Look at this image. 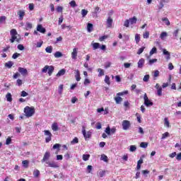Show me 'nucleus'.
<instances>
[{"instance_id":"nucleus-34","label":"nucleus","mask_w":181,"mask_h":181,"mask_svg":"<svg viewBox=\"0 0 181 181\" xmlns=\"http://www.w3.org/2000/svg\"><path fill=\"white\" fill-rule=\"evenodd\" d=\"M87 30L89 33H90V32H93V24L91 23H88L87 25Z\"/></svg>"},{"instance_id":"nucleus-20","label":"nucleus","mask_w":181,"mask_h":181,"mask_svg":"<svg viewBox=\"0 0 181 181\" xmlns=\"http://www.w3.org/2000/svg\"><path fill=\"white\" fill-rule=\"evenodd\" d=\"M52 131H54V132L59 131V125L57 124V122H54L52 124Z\"/></svg>"},{"instance_id":"nucleus-11","label":"nucleus","mask_w":181,"mask_h":181,"mask_svg":"<svg viewBox=\"0 0 181 181\" xmlns=\"http://www.w3.org/2000/svg\"><path fill=\"white\" fill-rule=\"evenodd\" d=\"M37 32H40V33H46V28H43L42 24H39L37 26Z\"/></svg>"},{"instance_id":"nucleus-42","label":"nucleus","mask_w":181,"mask_h":181,"mask_svg":"<svg viewBox=\"0 0 181 181\" xmlns=\"http://www.w3.org/2000/svg\"><path fill=\"white\" fill-rule=\"evenodd\" d=\"M22 164L24 168H28L29 166V161H28L27 160H23Z\"/></svg>"},{"instance_id":"nucleus-61","label":"nucleus","mask_w":181,"mask_h":181,"mask_svg":"<svg viewBox=\"0 0 181 181\" xmlns=\"http://www.w3.org/2000/svg\"><path fill=\"white\" fill-rule=\"evenodd\" d=\"M57 12H63V6H58L57 7Z\"/></svg>"},{"instance_id":"nucleus-13","label":"nucleus","mask_w":181,"mask_h":181,"mask_svg":"<svg viewBox=\"0 0 181 181\" xmlns=\"http://www.w3.org/2000/svg\"><path fill=\"white\" fill-rule=\"evenodd\" d=\"M77 53H78L77 48H74L73 52H71V57L74 60L77 59Z\"/></svg>"},{"instance_id":"nucleus-49","label":"nucleus","mask_w":181,"mask_h":181,"mask_svg":"<svg viewBox=\"0 0 181 181\" xmlns=\"http://www.w3.org/2000/svg\"><path fill=\"white\" fill-rule=\"evenodd\" d=\"M125 94H128V90H125V91H123V92L118 93H117V95L118 97H119L120 95H125Z\"/></svg>"},{"instance_id":"nucleus-50","label":"nucleus","mask_w":181,"mask_h":181,"mask_svg":"<svg viewBox=\"0 0 181 181\" xmlns=\"http://www.w3.org/2000/svg\"><path fill=\"white\" fill-rule=\"evenodd\" d=\"M47 70H49V65L45 66L42 69V73H47Z\"/></svg>"},{"instance_id":"nucleus-60","label":"nucleus","mask_w":181,"mask_h":181,"mask_svg":"<svg viewBox=\"0 0 181 181\" xmlns=\"http://www.w3.org/2000/svg\"><path fill=\"white\" fill-rule=\"evenodd\" d=\"M62 146V145L59 144H55L54 146H53V149H59L60 147Z\"/></svg>"},{"instance_id":"nucleus-55","label":"nucleus","mask_w":181,"mask_h":181,"mask_svg":"<svg viewBox=\"0 0 181 181\" xmlns=\"http://www.w3.org/2000/svg\"><path fill=\"white\" fill-rule=\"evenodd\" d=\"M140 146L141 148H148V143L141 142Z\"/></svg>"},{"instance_id":"nucleus-19","label":"nucleus","mask_w":181,"mask_h":181,"mask_svg":"<svg viewBox=\"0 0 181 181\" xmlns=\"http://www.w3.org/2000/svg\"><path fill=\"white\" fill-rule=\"evenodd\" d=\"M137 21L138 18H136L135 16L129 19L130 25H135V23H136Z\"/></svg>"},{"instance_id":"nucleus-16","label":"nucleus","mask_w":181,"mask_h":181,"mask_svg":"<svg viewBox=\"0 0 181 181\" xmlns=\"http://www.w3.org/2000/svg\"><path fill=\"white\" fill-rule=\"evenodd\" d=\"M145 64V59H139V61L138 62L137 64H138V68L139 69H142V67H144V64Z\"/></svg>"},{"instance_id":"nucleus-62","label":"nucleus","mask_w":181,"mask_h":181,"mask_svg":"<svg viewBox=\"0 0 181 181\" xmlns=\"http://www.w3.org/2000/svg\"><path fill=\"white\" fill-rule=\"evenodd\" d=\"M143 81H145V82L149 81V75L144 76L143 78Z\"/></svg>"},{"instance_id":"nucleus-21","label":"nucleus","mask_w":181,"mask_h":181,"mask_svg":"<svg viewBox=\"0 0 181 181\" xmlns=\"http://www.w3.org/2000/svg\"><path fill=\"white\" fill-rule=\"evenodd\" d=\"M66 74V69H62L57 74V77H60L62 76H64Z\"/></svg>"},{"instance_id":"nucleus-5","label":"nucleus","mask_w":181,"mask_h":181,"mask_svg":"<svg viewBox=\"0 0 181 181\" xmlns=\"http://www.w3.org/2000/svg\"><path fill=\"white\" fill-rule=\"evenodd\" d=\"M144 105H146L147 107H152V105H153V103L149 100V98H148V95H146V93H145L144 95Z\"/></svg>"},{"instance_id":"nucleus-26","label":"nucleus","mask_w":181,"mask_h":181,"mask_svg":"<svg viewBox=\"0 0 181 181\" xmlns=\"http://www.w3.org/2000/svg\"><path fill=\"white\" fill-rule=\"evenodd\" d=\"M115 101L116 104H121V103H122V98L117 96L115 98Z\"/></svg>"},{"instance_id":"nucleus-33","label":"nucleus","mask_w":181,"mask_h":181,"mask_svg":"<svg viewBox=\"0 0 181 181\" xmlns=\"http://www.w3.org/2000/svg\"><path fill=\"white\" fill-rule=\"evenodd\" d=\"M83 160L87 162L90 159V154H83L82 156Z\"/></svg>"},{"instance_id":"nucleus-30","label":"nucleus","mask_w":181,"mask_h":181,"mask_svg":"<svg viewBox=\"0 0 181 181\" xmlns=\"http://www.w3.org/2000/svg\"><path fill=\"white\" fill-rule=\"evenodd\" d=\"M107 172V170H100L98 173V175L100 176V177H104Z\"/></svg>"},{"instance_id":"nucleus-35","label":"nucleus","mask_w":181,"mask_h":181,"mask_svg":"<svg viewBox=\"0 0 181 181\" xmlns=\"http://www.w3.org/2000/svg\"><path fill=\"white\" fill-rule=\"evenodd\" d=\"M13 66V62L9 61L5 64V67H7L8 69H11Z\"/></svg>"},{"instance_id":"nucleus-32","label":"nucleus","mask_w":181,"mask_h":181,"mask_svg":"<svg viewBox=\"0 0 181 181\" xmlns=\"http://www.w3.org/2000/svg\"><path fill=\"white\" fill-rule=\"evenodd\" d=\"M33 28V25H32V23L27 22L25 24V29L26 30H29V29H32Z\"/></svg>"},{"instance_id":"nucleus-31","label":"nucleus","mask_w":181,"mask_h":181,"mask_svg":"<svg viewBox=\"0 0 181 181\" xmlns=\"http://www.w3.org/2000/svg\"><path fill=\"white\" fill-rule=\"evenodd\" d=\"M98 77H102V76H104L105 74V73L104 72L103 69H98Z\"/></svg>"},{"instance_id":"nucleus-17","label":"nucleus","mask_w":181,"mask_h":181,"mask_svg":"<svg viewBox=\"0 0 181 181\" xmlns=\"http://www.w3.org/2000/svg\"><path fill=\"white\" fill-rule=\"evenodd\" d=\"M75 78L76 81H80L81 80V77H80V71L78 70L75 71Z\"/></svg>"},{"instance_id":"nucleus-63","label":"nucleus","mask_w":181,"mask_h":181,"mask_svg":"<svg viewBox=\"0 0 181 181\" xmlns=\"http://www.w3.org/2000/svg\"><path fill=\"white\" fill-rule=\"evenodd\" d=\"M139 134H141V135H144V134H145L142 127H139Z\"/></svg>"},{"instance_id":"nucleus-29","label":"nucleus","mask_w":181,"mask_h":181,"mask_svg":"<svg viewBox=\"0 0 181 181\" xmlns=\"http://www.w3.org/2000/svg\"><path fill=\"white\" fill-rule=\"evenodd\" d=\"M6 98L7 101H8V103L12 102V95L11 94V93H8L6 95Z\"/></svg>"},{"instance_id":"nucleus-23","label":"nucleus","mask_w":181,"mask_h":181,"mask_svg":"<svg viewBox=\"0 0 181 181\" xmlns=\"http://www.w3.org/2000/svg\"><path fill=\"white\" fill-rule=\"evenodd\" d=\"M54 71V66H49V68H48V74H49V76H52V74H53Z\"/></svg>"},{"instance_id":"nucleus-59","label":"nucleus","mask_w":181,"mask_h":181,"mask_svg":"<svg viewBox=\"0 0 181 181\" xmlns=\"http://www.w3.org/2000/svg\"><path fill=\"white\" fill-rule=\"evenodd\" d=\"M11 142H12V139H11V137H8L6 140V145H10Z\"/></svg>"},{"instance_id":"nucleus-22","label":"nucleus","mask_w":181,"mask_h":181,"mask_svg":"<svg viewBox=\"0 0 181 181\" xmlns=\"http://www.w3.org/2000/svg\"><path fill=\"white\" fill-rule=\"evenodd\" d=\"M54 56L55 59H60V57H63V53L57 51L54 54Z\"/></svg>"},{"instance_id":"nucleus-15","label":"nucleus","mask_w":181,"mask_h":181,"mask_svg":"<svg viewBox=\"0 0 181 181\" xmlns=\"http://www.w3.org/2000/svg\"><path fill=\"white\" fill-rule=\"evenodd\" d=\"M112 18L111 17H108L106 21L107 28H112Z\"/></svg>"},{"instance_id":"nucleus-46","label":"nucleus","mask_w":181,"mask_h":181,"mask_svg":"<svg viewBox=\"0 0 181 181\" xmlns=\"http://www.w3.org/2000/svg\"><path fill=\"white\" fill-rule=\"evenodd\" d=\"M69 5L71 6V8H76L77 6V4H76V1L73 0L69 3Z\"/></svg>"},{"instance_id":"nucleus-41","label":"nucleus","mask_w":181,"mask_h":181,"mask_svg":"<svg viewBox=\"0 0 181 181\" xmlns=\"http://www.w3.org/2000/svg\"><path fill=\"white\" fill-rule=\"evenodd\" d=\"M140 40H141V36L139 35V34H136L135 35L136 43H139Z\"/></svg>"},{"instance_id":"nucleus-56","label":"nucleus","mask_w":181,"mask_h":181,"mask_svg":"<svg viewBox=\"0 0 181 181\" xmlns=\"http://www.w3.org/2000/svg\"><path fill=\"white\" fill-rule=\"evenodd\" d=\"M19 56H21V54L16 52L13 54L12 56V59H18V57H19Z\"/></svg>"},{"instance_id":"nucleus-7","label":"nucleus","mask_w":181,"mask_h":181,"mask_svg":"<svg viewBox=\"0 0 181 181\" xmlns=\"http://www.w3.org/2000/svg\"><path fill=\"white\" fill-rule=\"evenodd\" d=\"M17 15L18 16L19 21H23V18H25L26 13L25 12V10H19L17 12Z\"/></svg>"},{"instance_id":"nucleus-14","label":"nucleus","mask_w":181,"mask_h":181,"mask_svg":"<svg viewBox=\"0 0 181 181\" xmlns=\"http://www.w3.org/2000/svg\"><path fill=\"white\" fill-rule=\"evenodd\" d=\"M49 158H50V153L47 151L45 153L44 157L42 160V163H43V162H46V160H49Z\"/></svg>"},{"instance_id":"nucleus-25","label":"nucleus","mask_w":181,"mask_h":181,"mask_svg":"<svg viewBox=\"0 0 181 181\" xmlns=\"http://www.w3.org/2000/svg\"><path fill=\"white\" fill-rule=\"evenodd\" d=\"M164 125L167 128H169V127H170V123L169 122V119L168 117H165L164 119Z\"/></svg>"},{"instance_id":"nucleus-18","label":"nucleus","mask_w":181,"mask_h":181,"mask_svg":"<svg viewBox=\"0 0 181 181\" xmlns=\"http://www.w3.org/2000/svg\"><path fill=\"white\" fill-rule=\"evenodd\" d=\"M47 165H49V168H59V165H57V163H56L55 162H48L46 161Z\"/></svg>"},{"instance_id":"nucleus-64","label":"nucleus","mask_w":181,"mask_h":181,"mask_svg":"<svg viewBox=\"0 0 181 181\" xmlns=\"http://www.w3.org/2000/svg\"><path fill=\"white\" fill-rule=\"evenodd\" d=\"M111 62H106L105 64V69H108L109 67H111Z\"/></svg>"},{"instance_id":"nucleus-36","label":"nucleus","mask_w":181,"mask_h":181,"mask_svg":"<svg viewBox=\"0 0 181 181\" xmlns=\"http://www.w3.org/2000/svg\"><path fill=\"white\" fill-rule=\"evenodd\" d=\"M92 46L93 47V50H97V49H98V47H100V43L93 42V43H92Z\"/></svg>"},{"instance_id":"nucleus-3","label":"nucleus","mask_w":181,"mask_h":181,"mask_svg":"<svg viewBox=\"0 0 181 181\" xmlns=\"http://www.w3.org/2000/svg\"><path fill=\"white\" fill-rule=\"evenodd\" d=\"M122 129L124 131H128L131 128V122L129 120H123L122 122Z\"/></svg>"},{"instance_id":"nucleus-24","label":"nucleus","mask_w":181,"mask_h":181,"mask_svg":"<svg viewBox=\"0 0 181 181\" xmlns=\"http://www.w3.org/2000/svg\"><path fill=\"white\" fill-rule=\"evenodd\" d=\"M165 37H168V33L166 32L161 33L160 35V38L161 39V40H165Z\"/></svg>"},{"instance_id":"nucleus-47","label":"nucleus","mask_w":181,"mask_h":181,"mask_svg":"<svg viewBox=\"0 0 181 181\" xmlns=\"http://www.w3.org/2000/svg\"><path fill=\"white\" fill-rule=\"evenodd\" d=\"M162 21L163 22H165V25H167V26H169V25H170V22L169 21V19H168V18H163Z\"/></svg>"},{"instance_id":"nucleus-38","label":"nucleus","mask_w":181,"mask_h":181,"mask_svg":"<svg viewBox=\"0 0 181 181\" xmlns=\"http://www.w3.org/2000/svg\"><path fill=\"white\" fill-rule=\"evenodd\" d=\"M40 175V171H39L38 170H35L33 171V175L35 177H39Z\"/></svg>"},{"instance_id":"nucleus-9","label":"nucleus","mask_w":181,"mask_h":181,"mask_svg":"<svg viewBox=\"0 0 181 181\" xmlns=\"http://www.w3.org/2000/svg\"><path fill=\"white\" fill-rule=\"evenodd\" d=\"M157 52H158V49H156V47H153L152 48V49L150 51L149 55L146 54V59H151V57L153 54H155V53H157Z\"/></svg>"},{"instance_id":"nucleus-2","label":"nucleus","mask_w":181,"mask_h":181,"mask_svg":"<svg viewBox=\"0 0 181 181\" xmlns=\"http://www.w3.org/2000/svg\"><path fill=\"white\" fill-rule=\"evenodd\" d=\"M24 112L25 114V117L29 118L30 117H33L35 114V107H30L27 106L24 108Z\"/></svg>"},{"instance_id":"nucleus-48","label":"nucleus","mask_w":181,"mask_h":181,"mask_svg":"<svg viewBox=\"0 0 181 181\" xmlns=\"http://www.w3.org/2000/svg\"><path fill=\"white\" fill-rule=\"evenodd\" d=\"M105 134L107 135H111V128L110 127H107L105 130Z\"/></svg>"},{"instance_id":"nucleus-51","label":"nucleus","mask_w":181,"mask_h":181,"mask_svg":"<svg viewBox=\"0 0 181 181\" xmlns=\"http://www.w3.org/2000/svg\"><path fill=\"white\" fill-rule=\"evenodd\" d=\"M144 50H145V47H141L140 49H139L137 54H141V53L144 52Z\"/></svg>"},{"instance_id":"nucleus-45","label":"nucleus","mask_w":181,"mask_h":181,"mask_svg":"<svg viewBox=\"0 0 181 181\" xmlns=\"http://www.w3.org/2000/svg\"><path fill=\"white\" fill-rule=\"evenodd\" d=\"M143 37H144V39H148L149 38V32L148 31H146L143 34Z\"/></svg>"},{"instance_id":"nucleus-27","label":"nucleus","mask_w":181,"mask_h":181,"mask_svg":"<svg viewBox=\"0 0 181 181\" xmlns=\"http://www.w3.org/2000/svg\"><path fill=\"white\" fill-rule=\"evenodd\" d=\"M64 86L63 84H61L58 87V93L59 94V95H62V94H63V88H64Z\"/></svg>"},{"instance_id":"nucleus-54","label":"nucleus","mask_w":181,"mask_h":181,"mask_svg":"<svg viewBox=\"0 0 181 181\" xmlns=\"http://www.w3.org/2000/svg\"><path fill=\"white\" fill-rule=\"evenodd\" d=\"M101 12V10L100 9V7L96 6L94 10V13H100Z\"/></svg>"},{"instance_id":"nucleus-12","label":"nucleus","mask_w":181,"mask_h":181,"mask_svg":"<svg viewBox=\"0 0 181 181\" xmlns=\"http://www.w3.org/2000/svg\"><path fill=\"white\" fill-rule=\"evenodd\" d=\"M163 54L165 57L166 60H170V52H169L166 49H163Z\"/></svg>"},{"instance_id":"nucleus-37","label":"nucleus","mask_w":181,"mask_h":181,"mask_svg":"<svg viewBox=\"0 0 181 181\" xmlns=\"http://www.w3.org/2000/svg\"><path fill=\"white\" fill-rule=\"evenodd\" d=\"M45 52L47 53H52V52H53V47H52V46L47 47L45 48Z\"/></svg>"},{"instance_id":"nucleus-40","label":"nucleus","mask_w":181,"mask_h":181,"mask_svg":"<svg viewBox=\"0 0 181 181\" xmlns=\"http://www.w3.org/2000/svg\"><path fill=\"white\" fill-rule=\"evenodd\" d=\"M156 62H158V59H149V60H148V64H149L150 66H152V64H153V63H156Z\"/></svg>"},{"instance_id":"nucleus-4","label":"nucleus","mask_w":181,"mask_h":181,"mask_svg":"<svg viewBox=\"0 0 181 181\" xmlns=\"http://www.w3.org/2000/svg\"><path fill=\"white\" fill-rule=\"evenodd\" d=\"M44 134H45V136H47V137L45 138V142H46L47 144H49V142L50 141H52V133L50 132V131H49V130H45V131H44Z\"/></svg>"},{"instance_id":"nucleus-6","label":"nucleus","mask_w":181,"mask_h":181,"mask_svg":"<svg viewBox=\"0 0 181 181\" xmlns=\"http://www.w3.org/2000/svg\"><path fill=\"white\" fill-rule=\"evenodd\" d=\"M82 134L86 139V141H87V139H89L90 136H91V132H86V127H82Z\"/></svg>"},{"instance_id":"nucleus-52","label":"nucleus","mask_w":181,"mask_h":181,"mask_svg":"<svg viewBox=\"0 0 181 181\" xmlns=\"http://www.w3.org/2000/svg\"><path fill=\"white\" fill-rule=\"evenodd\" d=\"M71 144L74 145V144H78V139L77 137H75L71 141Z\"/></svg>"},{"instance_id":"nucleus-28","label":"nucleus","mask_w":181,"mask_h":181,"mask_svg":"<svg viewBox=\"0 0 181 181\" xmlns=\"http://www.w3.org/2000/svg\"><path fill=\"white\" fill-rule=\"evenodd\" d=\"M100 160H103V162H108V157L105 156V154H102L100 156Z\"/></svg>"},{"instance_id":"nucleus-57","label":"nucleus","mask_w":181,"mask_h":181,"mask_svg":"<svg viewBox=\"0 0 181 181\" xmlns=\"http://www.w3.org/2000/svg\"><path fill=\"white\" fill-rule=\"evenodd\" d=\"M136 118H137L138 122H139V124H141V122H142L141 120V115L139 114V113H136Z\"/></svg>"},{"instance_id":"nucleus-39","label":"nucleus","mask_w":181,"mask_h":181,"mask_svg":"<svg viewBox=\"0 0 181 181\" xmlns=\"http://www.w3.org/2000/svg\"><path fill=\"white\" fill-rule=\"evenodd\" d=\"M87 13H88V11H87L86 9L81 10L82 18H86V16L87 15Z\"/></svg>"},{"instance_id":"nucleus-10","label":"nucleus","mask_w":181,"mask_h":181,"mask_svg":"<svg viewBox=\"0 0 181 181\" xmlns=\"http://www.w3.org/2000/svg\"><path fill=\"white\" fill-rule=\"evenodd\" d=\"M18 72L23 76H28V69L22 67H18Z\"/></svg>"},{"instance_id":"nucleus-53","label":"nucleus","mask_w":181,"mask_h":181,"mask_svg":"<svg viewBox=\"0 0 181 181\" xmlns=\"http://www.w3.org/2000/svg\"><path fill=\"white\" fill-rule=\"evenodd\" d=\"M169 136V132H165L162 134L161 139H165V138H168Z\"/></svg>"},{"instance_id":"nucleus-43","label":"nucleus","mask_w":181,"mask_h":181,"mask_svg":"<svg viewBox=\"0 0 181 181\" xmlns=\"http://www.w3.org/2000/svg\"><path fill=\"white\" fill-rule=\"evenodd\" d=\"M105 83H106V84H108V86H110V84H111V82H110V76H105Z\"/></svg>"},{"instance_id":"nucleus-58","label":"nucleus","mask_w":181,"mask_h":181,"mask_svg":"<svg viewBox=\"0 0 181 181\" xmlns=\"http://www.w3.org/2000/svg\"><path fill=\"white\" fill-rule=\"evenodd\" d=\"M129 20H126L124 21V26H125V28H129Z\"/></svg>"},{"instance_id":"nucleus-1","label":"nucleus","mask_w":181,"mask_h":181,"mask_svg":"<svg viewBox=\"0 0 181 181\" xmlns=\"http://www.w3.org/2000/svg\"><path fill=\"white\" fill-rule=\"evenodd\" d=\"M10 34L11 36V38L10 39V42L11 43H14L15 42H17V43H19V42H21V37H19V35H18V31H16V29L11 30Z\"/></svg>"},{"instance_id":"nucleus-44","label":"nucleus","mask_w":181,"mask_h":181,"mask_svg":"<svg viewBox=\"0 0 181 181\" xmlns=\"http://www.w3.org/2000/svg\"><path fill=\"white\" fill-rule=\"evenodd\" d=\"M135 151H136V146H134V145L130 146L129 151L135 152Z\"/></svg>"},{"instance_id":"nucleus-8","label":"nucleus","mask_w":181,"mask_h":181,"mask_svg":"<svg viewBox=\"0 0 181 181\" xmlns=\"http://www.w3.org/2000/svg\"><path fill=\"white\" fill-rule=\"evenodd\" d=\"M155 88H156V90H157V95H158V97H161L162 87L160 86V85H159V83H156L155 86Z\"/></svg>"}]
</instances>
